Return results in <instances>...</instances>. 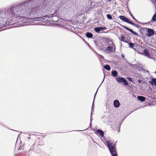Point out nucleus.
Listing matches in <instances>:
<instances>
[{
    "mask_svg": "<svg viewBox=\"0 0 156 156\" xmlns=\"http://www.w3.org/2000/svg\"><path fill=\"white\" fill-rule=\"evenodd\" d=\"M124 28L127 29V30H128L129 31H130L131 33H132L133 35L136 36H138V33H137L134 32L133 31L132 29H131L128 27H124Z\"/></svg>",
    "mask_w": 156,
    "mask_h": 156,
    "instance_id": "obj_7",
    "label": "nucleus"
},
{
    "mask_svg": "<svg viewBox=\"0 0 156 156\" xmlns=\"http://www.w3.org/2000/svg\"><path fill=\"white\" fill-rule=\"evenodd\" d=\"M113 104L114 107L116 108H118L120 105L119 102L117 100H115L114 101Z\"/></svg>",
    "mask_w": 156,
    "mask_h": 156,
    "instance_id": "obj_6",
    "label": "nucleus"
},
{
    "mask_svg": "<svg viewBox=\"0 0 156 156\" xmlns=\"http://www.w3.org/2000/svg\"><path fill=\"white\" fill-rule=\"evenodd\" d=\"M144 53L145 55L147 56L148 57H149L150 55V54L149 53L147 49H145L144 50Z\"/></svg>",
    "mask_w": 156,
    "mask_h": 156,
    "instance_id": "obj_11",
    "label": "nucleus"
},
{
    "mask_svg": "<svg viewBox=\"0 0 156 156\" xmlns=\"http://www.w3.org/2000/svg\"><path fill=\"white\" fill-rule=\"evenodd\" d=\"M138 99L141 102H143L145 101V98L143 96H138L137 97Z\"/></svg>",
    "mask_w": 156,
    "mask_h": 156,
    "instance_id": "obj_8",
    "label": "nucleus"
},
{
    "mask_svg": "<svg viewBox=\"0 0 156 156\" xmlns=\"http://www.w3.org/2000/svg\"><path fill=\"white\" fill-rule=\"evenodd\" d=\"M119 18L125 22H127L129 24H132V22L130 21L128 18H126L125 16H119Z\"/></svg>",
    "mask_w": 156,
    "mask_h": 156,
    "instance_id": "obj_4",
    "label": "nucleus"
},
{
    "mask_svg": "<svg viewBox=\"0 0 156 156\" xmlns=\"http://www.w3.org/2000/svg\"><path fill=\"white\" fill-rule=\"evenodd\" d=\"M133 19L134 20H135L137 22H138V21H137V20H136L135 18H134Z\"/></svg>",
    "mask_w": 156,
    "mask_h": 156,
    "instance_id": "obj_27",
    "label": "nucleus"
},
{
    "mask_svg": "<svg viewBox=\"0 0 156 156\" xmlns=\"http://www.w3.org/2000/svg\"><path fill=\"white\" fill-rule=\"evenodd\" d=\"M108 1H111V0H108Z\"/></svg>",
    "mask_w": 156,
    "mask_h": 156,
    "instance_id": "obj_28",
    "label": "nucleus"
},
{
    "mask_svg": "<svg viewBox=\"0 0 156 156\" xmlns=\"http://www.w3.org/2000/svg\"><path fill=\"white\" fill-rule=\"evenodd\" d=\"M40 9V6L34 5L31 6H16L12 7V12L13 17L16 18H21L34 19L40 17H46Z\"/></svg>",
    "mask_w": 156,
    "mask_h": 156,
    "instance_id": "obj_1",
    "label": "nucleus"
},
{
    "mask_svg": "<svg viewBox=\"0 0 156 156\" xmlns=\"http://www.w3.org/2000/svg\"><path fill=\"white\" fill-rule=\"evenodd\" d=\"M112 73L113 75V76L115 77L118 74L117 72L116 71L113 70L112 72Z\"/></svg>",
    "mask_w": 156,
    "mask_h": 156,
    "instance_id": "obj_14",
    "label": "nucleus"
},
{
    "mask_svg": "<svg viewBox=\"0 0 156 156\" xmlns=\"http://www.w3.org/2000/svg\"><path fill=\"white\" fill-rule=\"evenodd\" d=\"M133 19L134 20H135L137 22H138V21H137V20H136L135 18H134Z\"/></svg>",
    "mask_w": 156,
    "mask_h": 156,
    "instance_id": "obj_26",
    "label": "nucleus"
},
{
    "mask_svg": "<svg viewBox=\"0 0 156 156\" xmlns=\"http://www.w3.org/2000/svg\"><path fill=\"white\" fill-rule=\"evenodd\" d=\"M130 14L131 16L132 17V18H133V19L134 18H135L134 17V16H133V15L131 13H130Z\"/></svg>",
    "mask_w": 156,
    "mask_h": 156,
    "instance_id": "obj_24",
    "label": "nucleus"
},
{
    "mask_svg": "<svg viewBox=\"0 0 156 156\" xmlns=\"http://www.w3.org/2000/svg\"><path fill=\"white\" fill-rule=\"evenodd\" d=\"M149 83L152 85L154 84L156 86V79H152L151 81L149 82Z\"/></svg>",
    "mask_w": 156,
    "mask_h": 156,
    "instance_id": "obj_10",
    "label": "nucleus"
},
{
    "mask_svg": "<svg viewBox=\"0 0 156 156\" xmlns=\"http://www.w3.org/2000/svg\"><path fill=\"white\" fill-rule=\"evenodd\" d=\"M104 68L107 70H108V71H109L111 69V68H110V66L108 65H105V66H104Z\"/></svg>",
    "mask_w": 156,
    "mask_h": 156,
    "instance_id": "obj_15",
    "label": "nucleus"
},
{
    "mask_svg": "<svg viewBox=\"0 0 156 156\" xmlns=\"http://www.w3.org/2000/svg\"><path fill=\"white\" fill-rule=\"evenodd\" d=\"M152 20L153 21H156V13H155L153 16Z\"/></svg>",
    "mask_w": 156,
    "mask_h": 156,
    "instance_id": "obj_17",
    "label": "nucleus"
},
{
    "mask_svg": "<svg viewBox=\"0 0 156 156\" xmlns=\"http://www.w3.org/2000/svg\"><path fill=\"white\" fill-rule=\"evenodd\" d=\"M116 79L119 83H123L125 85H127L128 84L126 80L123 77H117Z\"/></svg>",
    "mask_w": 156,
    "mask_h": 156,
    "instance_id": "obj_3",
    "label": "nucleus"
},
{
    "mask_svg": "<svg viewBox=\"0 0 156 156\" xmlns=\"http://www.w3.org/2000/svg\"><path fill=\"white\" fill-rule=\"evenodd\" d=\"M94 30L97 33H99L100 31V29L99 27L95 28Z\"/></svg>",
    "mask_w": 156,
    "mask_h": 156,
    "instance_id": "obj_18",
    "label": "nucleus"
},
{
    "mask_svg": "<svg viewBox=\"0 0 156 156\" xmlns=\"http://www.w3.org/2000/svg\"><path fill=\"white\" fill-rule=\"evenodd\" d=\"M156 2V0H154Z\"/></svg>",
    "mask_w": 156,
    "mask_h": 156,
    "instance_id": "obj_29",
    "label": "nucleus"
},
{
    "mask_svg": "<svg viewBox=\"0 0 156 156\" xmlns=\"http://www.w3.org/2000/svg\"><path fill=\"white\" fill-rule=\"evenodd\" d=\"M130 24L134 26H135L137 28H138L139 27V25L138 24H135L132 22V24Z\"/></svg>",
    "mask_w": 156,
    "mask_h": 156,
    "instance_id": "obj_22",
    "label": "nucleus"
},
{
    "mask_svg": "<svg viewBox=\"0 0 156 156\" xmlns=\"http://www.w3.org/2000/svg\"><path fill=\"white\" fill-rule=\"evenodd\" d=\"M106 16L108 19L109 20L112 19V17L110 14H108Z\"/></svg>",
    "mask_w": 156,
    "mask_h": 156,
    "instance_id": "obj_19",
    "label": "nucleus"
},
{
    "mask_svg": "<svg viewBox=\"0 0 156 156\" xmlns=\"http://www.w3.org/2000/svg\"><path fill=\"white\" fill-rule=\"evenodd\" d=\"M125 37L123 35H122L119 39L120 40L122 41L126 42V43H129L127 41L125 40Z\"/></svg>",
    "mask_w": 156,
    "mask_h": 156,
    "instance_id": "obj_12",
    "label": "nucleus"
},
{
    "mask_svg": "<svg viewBox=\"0 0 156 156\" xmlns=\"http://www.w3.org/2000/svg\"><path fill=\"white\" fill-rule=\"evenodd\" d=\"M97 132L101 137H103L104 136V132L102 131L100 129H98Z\"/></svg>",
    "mask_w": 156,
    "mask_h": 156,
    "instance_id": "obj_9",
    "label": "nucleus"
},
{
    "mask_svg": "<svg viewBox=\"0 0 156 156\" xmlns=\"http://www.w3.org/2000/svg\"><path fill=\"white\" fill-rule=\"evenodd\" d=\"M106 50L108 51H112L113 49V47L112 46H108L106 48Z\"/></svg>",
    "mask_w": 156,
    "mask_h": 156,
    "instance_id": "obj_16",
    "label": "nucleus"
},
{
    "mask_svg": "<svg viewBox=\"0 0 156 156\" xmlns=\"http://www.w3.org/2000/svg\"><path fill=\"white\" fill-rule=\"evenodd\" d=\"M133 19L134 20H135L137 22H138V21H137V20H136L135 18H134Z\"/></svg>",
    "mask_w": 156,
    "mask_h": 156,
    "instance_id": "obj_25",
    "label": "nucleus"
},
{
    "mask_svg": "<svg viewBox=\"0 0 156 156\" xmlns=\"http://www.w3.org/2000/svg\"><path fill=\"white\" fill-rule=\"evenodd\" d=\"M129 44L130 47L131 48H133L134 46V45L133 43H130Z\"/></svg>",
    "mask_w": 156,
    "mask_h": 156,
    "instance_id": "obj_20",
    "label": "nucleus"
},
{
    "mask_svg": "<svg viewBox=\"0 0 156 156\" xmlns=\"http://www.w3.org/2000/svg\"><path fill=\"white\" fill-rule=\"evenodd\" d=\"M86 36L88 38H91L93 36V35L90 33L87 32L86 34Z\"/></svg>",
    "mask_w": 156,
    "mask_h": 156,
    "instance_id": "obj_13",
    "label": "nucleus"
},
{
    "mask_svg": "<svg viewBox=\"0 0 156 156\" xmlns=\"http://www.w3.org/2000/svg\"><path fill=\"white\" fill-rule=\"evenodd\" d=\"M147 34L146 35L148 37H150L153 36L154 34V31L151 29L148 28L147 29Z\"/></svg>",
    "mask_w": 156,
    "mask_h": 156,
    "instance_id": "obj_5",
    "label": "nucleus"
},
{
    "mask_svg": "<svg viewBox=\"0 0 156 156\" xmlns=\"http://www.w3.org/2000/svg\"><path fill=\"white\" fill-rule=\"evenodd\" d=\"M107 144L108 147L110 151L112 156H118L115 146L114 144H112L109 141H107Z\"/></svg>",
    "mask_w": 156,
    "mask_h": 156,
    "instance_id": "obj_2",
    "label": "nucleus"
},
{
    "mask_svg": "<svg viewBox=\"0 0 156 156\" xmlns=\"http://www.w3.org/2000/svg\"><path fill=\"white\" fill-rule=\"evenodd\" d=\"M99 27L100 29V31L101 30H104L106 29V28L105 27Z\"/></svg>",
    "mask_w": 156,
    "mask_h": 156,
    "instance_id": "obj_21",
    "label": "nucleus"
},
{
    "mask_svg": "<svg viewBox=\"0 0 156 156\" xmlns=\"http://www.w3.org/2000/svg\"><path fill=\"white\" fill-rule=\"evenodd\" d=\"M128 80H129L130 82H132V80L131 78L129 77V78H128Z\"/></svg>",
    "mask_w": 156,
    "mask_h": 156,
    "instance_id": "obj_23",
    "label": "nucleus"
}]
</instances>
